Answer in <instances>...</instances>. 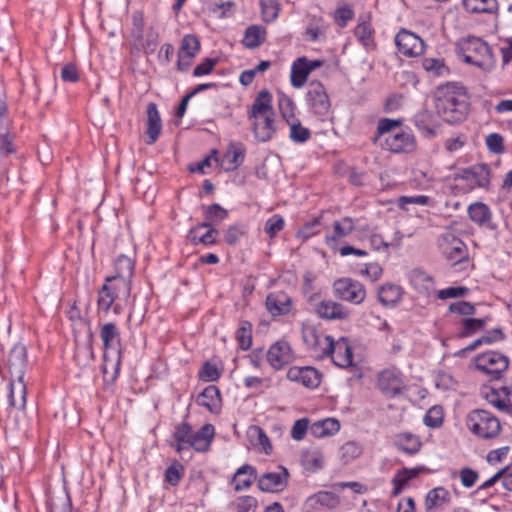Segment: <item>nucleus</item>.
Returning a JSON list of instances; mask_svg holds the SVG:
<instances>
[{
  "label": "nucleus",
  "mask_w": 512,
  "mask_h": 512,
  "mask_svg": "<svg viewBox=\"0 0 512 512\" xmlns=\"http://www.w3.org/2000/svg\"><path fill=\"white\" fill-rule=\"evenodd\" d=\"M437 113L449 123L465 119L469 110V96L464 86L446 83L437 87L434 93Z\"/></svg>",
  "instance_id": "f257e3e1"
},
{
  "label": "nucleus",
  "mask_w": 512,
  "mask_h": 512,
  "mask_svg": "<svg viewBox=\"0 0 512 512\" xmlns=\"http://www.w3.org/2000/svg\"><path fill=\"white\" fill-rule=\"evenodd\" d=\"M214 434L212 424H205L195 432L189 423L182 422L175 427L173 438L176 444L173 446L179 454L190 448L197 452H206L210 448Z\"/></svg>",
  "instance_id": "f03ea898"
},
{
  "label": "nucleus",
  "mask_w": 512,
  "mask_h": 512,
  "mask_svg": "<svg viewBox=\"0 0 512 512\" xmlns=\"http://www.w3.org/2000/svg\"><path fill=\"white\" fill-rule=\"evenodd\" d=\"M100 338L105 349L103 354V375L105 379L114 381L120 367V332L114 323L109 322L101 326Z\"/></svg>",
  "instance_id": "7ed1b4c3"
},
{
  "label": "nucleus",
  "mask_w": 512,
  "mask_h": 512,
  "mask_svg": "<svg viewBox=\"0 0 512 512\" xmlns=\"http://www.w3.org/2000/svg\"><path fill=\"white\" fill-rule=\"evenodd\" d=\"M131 292L130 282L123 276H113L106 279V283L98 292V309L108 313L115 300L123 297L127 299Z\"/></svg>",
  "instance_id": "20e7f679"
},
{
  "label": "nucleus",
  "mask_w": 512,
  "mask_h": 512,
  "mask_svg": "<svg viewBox=\"0 0 512 512\" xmlns=\"http://www.w3.org/2000/svg\"><path fill=\"white\" fill-rule=\"evenodd\" d=\"M464 61L479 67L484 71H491L496 64L492 48L480 38H469L464 48Z\"/></svg>",
  "instance_id": "39448f33"
},
{
  "label": "nucleus",
  "mask_w": 512,
  "mask_h": 512,
  "mask_svg": "<svg viewBox=\"0 0 512 512\" xmlns=\"http://www.w3.org/2000/svg\"><path fill=\"white\" fill-rule=\"evenodd\" d=\"M466 424L473 434L483 439L495 438L501 430L498 418L483 409L470 412Z\"/></svg>",
  "instance_id": "423d86ee"
},
{
  "label": "nucleus",
  "mask_w": 512,
  "mask_h": 512,
  "mask_svg": "<svg viewBox=\"0 0 512 512\" xmlns=\"http://www.w3.org/2000/svg\"><path fill=\"white\" fill-rule=\"evenodd\" d=\"M474 363L490 380H499L508 369L509 359L498 351H488L476 356Z\"/></svg>",
  "instance_id": "0eeeda50"
},
{
  "label": "nucleus",
  "mask_w": 512,
  "mask_h": 512,
  "mask_svg": "<svg viewBox=\"0 0 512 512\" xmlns=\"http://www.w3.org/2000/svg\"><path fill=\"white\" fill-rule=\"evenodd\" d=\"M333 292L343 301L359 305L366 298L365 286L351 278H340L333 283Z\"/></svg>",
  "instance_id": "6e6552de"
},
{
  "label": "nucleus",
  "mask_w": 512,
  "mask_h": 512,
  "mask_svg": "<svg viewBox=\"0 0 512 512\" xmlns=\"http://www.w3.org/2000/svg\"><path fill=\"white\" fill-rule=\"evenodd\" d=\"M8 365L11 378H16L15 390L23 397V378L27 366V349L22 343L13 346L9 353Z\"/></svg>",
  "instance_id": "1a4fd4ad"
},
{
  "label": "nucleus",
  "mask_w": 512,
  "mask_h": 512,
  "mask_svg": "<svg viewBox=\"0 0 512 512\" xmlns=\"http://www.w3.org/2000/svg\"><path fill=\"white\" fill-rule=\"evenodd\" d=\"M438 245L443 256L452 264H457L467 257L466 245L452 232L442 234Z\"/></svg>",
  "instance_id": "9d476101"
},
{
  "label": "nucleus",
  "mask_w": 512,
  "mask_h": 512,
  "mask_svg": "<svg viewBox=\"0 0 512 512\" xmlns=\"http://www.w3.org/2000/svg\"><path fill=\"white\" fill-rule=\"evenodd\" d=\"M306 102L310 110L319 116H326L331 106L325 87L318 81L308 85Z\"/></svg>",
  "instance_id": "9b49d317"
},
{
  "label": "nucleus",
  "mask_w": 512,
  "mask_h": 512,
  "mask_svg": "<svg viewBox=\"0 0 512 512\" xmlns=\"http://www.w3.org/2000/svg\"><path fill=\"white\" fill-rule=\"evenodd\" d=\"M289 476L288 470L279 466L276 471H268L258 476L257 484L261 491L277 493L287 487Z\"/></svg>",
  "instance_id": "f8f14e48"
},
{
  "label": "nucleus",
  "mask_w": 512,
  "mask_h": 512,
  "mask_svg": "<svg viewBox=\"0 0 512 512\" xmlns=\"http://www.w3.org/2000/svg\"><path fill=\"white\" fill-rule=\"evenodd\" d=\"M395 44L398 51L405 56H419L425 50L423 40L416 34L407 30H402L396 35Z\"/></svg>",
  "instance_id": "ddd939ff"
},
{
  "label": "nucleus",
  "mask_w": 512,
  "mask_h": 512,
  "mask_svg": "<svg viewBox=\"0 0 512 512\" xmlns=\"http://www.w3.org/2000/svg\"><path fill=\"white\" fill-rule=\"evenodd\" d=\"M380 145L394 153H408L414 151L416 142L414 136L405 131L395 132L391 135H386L385 139Z\"/></svg>",
  "instance_id": "4468645a"
},
{
  "label": "nucleus",
  "mask_w": 512,
  "mask_h": 512,
  "mask_svg": "<svg viewBox=\"0 0 512 512\" xmlns=\"http://www.w3.org/2000/svg\"><path fill=\"white\" fill-rule=\"evenodd\" d=\"M294 359L290 344L286 341H277L267 352L268 363L276 370L283 368Z\"/></svg>",
  "instance_id": "2eb2a0df"
},
{
  "label": "nucleus",
  "mask_w": 512,
  "mask_h": 512,
  "mask_svg": "<svg viewBox=\"0 0 512 512\" xmlns=\"http://www.w3.org/2000/svg\"><path fill=\"white\" fill-rule=\"evenodd\" d=\"M287 378L290 381L301 383L307 388H316L321 382L320 372L310 366L291 367L287 372Z\"/></svg>",
  "instance_id": "dca6fc26"
},
{
  "label": "nucleus",
  "mask_w": 512,
  "mask_h": 512,
  "mask_svg": "<svg viewBox=\"0 0 512 512\" xmlns=\"http://www.w3.org/2000/svg\"><path fill=\"white\" fill-rule=\"evenodd\" d=\"M314 311L318 317L325 320H344L349 317V311L341 303L330 299L318 302Z\"/></svg>",
  "instance_id": "f3484780"
},
{
  "label": "nucleus",
  "mask_w": 512,
  "mask_h": 512,
  "mask_svg": "<svg viewBox=\"0 0 512 512\" xmlns=\"http://www.w3.org/2000/svg\"><path fill=\"white\" fill-rule=\"evenodd\" d=\"M465 180L478 187L487 188L490 184V168L486 164L474 166L464 170L454 177V181Z\"/></svg>",
  "instance_id": "a211bd4d"
},
{
  "label": "nucleus",
  "mask_w": 512,
  "mask_h": 512,
  "mask_svg": "<svg viewBox=\"0 0 512 512\" xmlns=\"http://www.w3.org/2000/svg\"><path fill=\"white\" fill-rule=\"evenodd\" d=\"M356 228V220L351 217H343L333 223V233L326 236L325 242L331 249H337L338 241L351 234Z\"/></svg>",
  "instance_id": "6ab92c4d"
},
{
  "label": "nucleus",
  "mask_w": 512,
  "mask_h": 512,
  "mask_svg": "<svg viewBox=\"0 0 512 512\" xmlns=\"http://www.w3.org/2000/svg\"><path fill=\"white\" fill-rule=\"evenodd\" d=\"M266 307L273 316L286 315L291 311L292 299L283 291L273 292L266 298Z\"/></svg>",
  "instance_id": "aec40b11"
},
{
  "label": "nucleus",
  "mask_w": 512,
  "mask_h": 512,
  "mask_svg": "<svg viewBox=\"0 0 512 512\" xmlns=\"http://www.w3.org/2000/svg\"><path fill=\"white\" fill-rule=\"evenodd\" d=\"M274 114L272 106V95L271 93L263 89L256 95L253 104L248 109V119L259 118L262 116Z\"/></svg>",
  "instance_id": "412c9836"
},
{
  "label": "nucleus",
  "mask_w": 512,
  "mask_h": 512,
  "mask_svg": "<svg viewBox=\"0 0 512 512\" xmlns=\"http://www.w3.org/2000/svg\"><path fill=\"white\" fill-rule=\"evenodd\" d=\"M330 357L333 363L339 367L346 368L352 365L353 353L347 338H340L333 342V348L330 350Z\"/></svg>",
  "instance_id": "4be33fe9"
},
{
  "label": "nucleus",
  "mask_w": 512,
  "mask_h": 512,
  "mask_svg": "<svg viewBox=\"0 0 512 512\" xmlns=\"http://www.w3.org/2000/svg\"><path fill=\"white\" fill-rule=\"evenodd\" d=\"M340 504V498L334 492L319 491L306 500V506L311 510L335 509Z\"/></svg>",
  "instance_id": "5701e85b"
},
{
  "label": "nucleus",
  "mask_w": 512,
  "mask_h": 512,
  "mask_svg": "<svg viewBox=\"0 0 512 512\" xmlns=\"http://www.w3.org/2000/svg\"><path fill=\"white\" fill-rule=\"evenodd\" d=\"M252 128L255 138L260 142H267L276 133L274 114L253 118Z\"/></svg>",
  "instance_id": "b1692460"
},
{
  "label": "nucleus",
  "mask_w": 512,
  "mask_h": 512,
  "mask_svg": "<svg viewBox=\"0 0 512 512\" xmlns=\"http://www.w3.org/2000/svg\"><path fill=\"white\" fill-rule=\"evenodd\" d=\"M245 148L241 143L232 142L228 145L220 165L225 171L236 170L244 161Z\"/></svg>",
  "instance_id": "393cba45"
},
{
  "label": "nucleus",
  "mask_w": 512,
  "mask_h": 512,
  "mask_svg": "<svg viewBox=\"0 0 512 512\" xmlns=\"http://www.w3.org/2000/svg\"><path fill=\"white\" fill-rule=\"evenodd\" d=\"M403 295L402 288L393 283H385L378 288V301L384 306L393 308L401 300Z\"/></svg>",
  "instance_id": "a878e982"
},
{
  "label": "nucleus",
  "mask_w": 512,
  "mask_h": 512,
  "mask_svg": "<svg viewBox=\"0 0 512 512\" xmlns=\"http://www.w3.org/2000/svg\"><path fill=\"white\" fill-rule=\"evenodd\" d=\"M378 386L389 397L400 394L404 388L401 379L391 371H383L379 375Z\"/></svg>",
  "instance_id": "bb28decb"
},
{
  "label": "nucleus",
  "mask_w": 512,
  "mask_h": 512,
  "mask_svg": "<svg viewBox=\"0 0 512 512\" xmlns=\"http://www.w3.org/2000/svg\"><path fill=\"white\" fill-rule=\"evenodd\" d=\"M162 130L161 118L155 103H149L147 106V144L156 142Z\"/></svg>",
  "instance_id": "cd10ccee"
},
{
  "label": "nucleus",
  "mask_w": 512,
  "mask_h": 512,
  "mask_svg": "<svg viewBox=\"0 0 512 512\" xmlns=\"http://www.w3.org/2000/svg\"><path fill=\"white\" fill-rule=\"evenodd\" d=\"M394 445L399 450L409 455H414L420 451L422 443L417 435L410 432H402L395 436Z\"/></svg>",
  "instance_id": "c85d7f7f"
},
{
  "label": "nucleus",
  "mask_w": 512,
  "mask_h": 512,
  "mask_svg": "<svg viewBox=\"0 0 512 512\" xmlns=\"http://www.w3.org/2000/svg\"><path fill=\"white\" fill-rule=\"evenodd\" d=\"M197 403L207 408L210 412H218L221 406V398L219 389L210 385L206 387L197 397Z\"/></svg>",
  "instance_id": "c756f323"
},
{
  "label": "nucleus",
  "mask_w": 512,
  "mask_h": 512,
  "mask_svg": "<svg viewBox=\"0 0 512 512\" xmlns=\"http://www.w3.org/2000/svg\"><path fill=\"white\" fill-rule=\"evenodd\" d=\"M468 216L472 222L479 226H489L492 219V212L488 205L483 202H475L468 206Z\"/></svg>",
  "instance_id": "7c9ffc66"
},
{
  "label": "nucleus",
  "mask_w": 512,
  "mask_h": 512,
  "mask_svg": "<svg viewBox=\"0 0 512 512\" xmlns=\"http://www.w3.org/2000/svg\"><path fill=\"white\" fill-rule=\"evenodd\" d=\"M340 429V423L334 418H326L317 421L310 426V433L316 438L336 434Z\"/></svg>",
  "instance_id": "2f4dec72"
},
{
  "label": "nucleus",
  "mask_w": 512,
  "mask_h": 512,
  "mask_svg": "<svg viewBox=\"0 0 512 512\" xmlns=\"http://www.w3.org/2000/svg\"><path fill=\"white\" fill-rule=\"evenodd\" d=\"M258 476L256 474V469L248 464L241 466L234 475L235 481V489L236 490H245L249 488L253 481H257Z\"/></svg>",
  "instance_id": "473e14b6"
},
{
  "label": "nucleus",
  "mask_w": 512,
  "mask_h": 512,
  "mask_svg": "<svg viewBox=\"0 0 512 512\" xmlns=\"http://www.w3.org/2000/svg\"><path fill=\"white\" fill-rule=\"evenodd\" d=\"M450 500V493L444 487H436L430 490L425 498V509L430 512L433 509L442 507Z\"/></svg>",
  "instance_id": "72a5a7b5"
},
{
  "label": "nucleus",
  "mask_w": 512,
  "mask_h": 512,
  "mask_svg": "<svg viewBox=\"0 0 512 512\" xmlns=\"http://www.w3.org/2000/svg\"><path fill=\"white\" fill-rule=\"evenodd\" d=\"M301 461L306 470L315 472L323 468L324 455L318 448H309L303 451Z\"/></svg>",
  "instance_id": "f704fd0d"
},
{
  "label": "nucleus",
  "mask_w": 512,
  "mask_h": 512,
  "mask_svg": "<svg viewBox=\"0 0 512 512\" xmlns=\"http://www.w3.org/2000/svg\"><path fill=\"white\" fill-rule=\"evenodd\" d=\"M308 65L306 64V58H298L292 65L291 68V84L295 88H301L307 81L308 75L310 74Z\"/></svg>",
  "instance_id": "c9c22d12"
},
{
  "label": "nucleus",
  "mask_w": 512,
  "mask_h": 512,
  "mask_svg": "<svg viewBox=\"0 0 512 512\" xmlns=\"http://www.w3.org/2000/svg\"><path fill=\"white\" fill-rule=\"evenodd\" d=\"M504 339V333L501 329L496 328L486 332L483 336L474 340L470 345L462 349L458 352L459 355H463L466 352H471L479 348L481 345H490L495 342L501 341Z\"/></svg>",
  "instance_id": "e433bc0d"
},
{
  "label": "nucleus",
  "mask_w": 512,
  "mask_h": 512,
  "mask_svg": "<svg viewBox=\"0 0 512 512\" xmlns=\"http://www.w3.org/2000/svg\"><path fill=\"white\" fill-rule=\"evenodd\" d=\"M462 4L469 13L493 14L498 10L497 0H463Z\"/></svg>",
  "instance_id": "4c0bfd02"
},
{
  "label": "nucleus",
  "mask_w": 512,
  "mask_h": 512,
  "mask_svg": "<svg viewBox=\"0 0 512 512\" xmlns=\"http://www.w3.org/2000/svg\"><path fill=\"white\" fill-rule=\"evenodd\" d=\"M420 471H421L420 468H413V469L403 468V469L399 470L392 479V483L394 485L392 495L393 496L400 495V493L402 492L403 488L407 485V483L411 479L417 477L418 474L420 473Z\"/></svg>",
  "instance_id": "58836bf2"
},
{
  "label": "nucleus",
  "mask_w": 512,
  "mask_h": 512,
  "mask_svg": "<svg viewBox=\"0 0 512 512\" xmlns=\"http://www.w3.org/2000/svg\"><path fill=\"white\" fill-rule=\"evenodd\" d=\"M248 436L250 438L251 443L255 447H258L259 450L263 451L265 454L271 453V442L269 440V437L261 427L251 426L248 430Z\"/></svg>",
  "instance_id": "ea45409f"
},
{
  "label": "nucleus",
  "mask_w": 512,
  "mask_h": 512,
  "mask_svg": "<svg viewBox=\"0 0 512 512\" xmlns=\"http://www.w3.org/2000/svg\"><path fill=\"white\" fill-rule=\"evenodd\" d=\"M265 35L264 28L257 25L249 26L244 34L243 45L249 49L259 47L265 41Z\"/></svg>",
  "instance_id": "a19ab883"
},
{
  "label": "nucleus",
  "mask_w": 512,
  "mask_h": 512,
  "mask_svg": "<svg viewBox=\"0 0 512 512\" xmlns=\"http://www.w3.org/2000/svg\"><path fill=\"white\" fill-rule=\"evenodd\" d=\"M373 34L374 31L370 23L366 21L359 23L354 30L355 37L367 49H373L375 47Z\"/></svg>",
  "instance_id": "79ce46f5"
},
{
  "label": "nucleus",
  "mask_w": 512,
  "mask_h": 512,
  "mask_svg": "<svg viewBox=\"0 0 512 512\" xmlns=\"http://www.w3.org/2000/svg\"><path fill=\"white\" fill-rule=\"evenodd\" d=\"M200 50V42L194 35H185L181 41L178 56L192 60Z\"/></svg>",
  "instance_id": "37998d69"
},
{
  "label": "nucleus",
  "mask_w": 512,
  "mask_h": 512,
  "mask_svg": "<svg viewBox=\"0 0 512 512\" xmlns=\"http://www.w3.org/2000/svg\"><path fill=\"white\" fill-rule=\"evenodd\" d=\"M290 127L289 137L295 143H305L311 137V132L308 128L302 126L298 118L287 122Z\"/></svg>",
  "instance_id": "c03bdc74"
},
{
  "label": "nucleus",
  "mask_w": 512,
  "mask_h": 512,
  "mask_svg": "<svg viewBox=\"0 0 512 512\" xmlns=\"http://www.w3.org/2000/svg\"><path fill=\"white\" fill-rule=\"evenodd\" d=\"M278 108L281 114V117L287 122L296 119L295 109L296 106L293 100L285 95L284 93H280L278 95Z\"/></svg>",
  "instance_id": "a18cd8bd"
},
{
  "label": "nucleus",
  "mask_w": 512,
  "mask_h": 512,
  "mask_svg": "<svg viewBox=\"0 0 512 512\" xmlns=\"http://www.w3.org/2000/svg\"><path fill=\"white\" fill-rule=\"evenodd\" d=\"M486 325L485 319L466 318L462 320V330L459 333L460 337H470L475 333L484 329Z\"/></svg>",
  "instance_id": "49530a36"
},
{
  "label": "nucleus",
  "mask_w": 512,
  "mask_h": 512,
  "mask_svg": "<svg viewBox=\"0 0 512 512\" xmlns=\"http://www.w3.org/2000/svg\"><path fill=\"white\" fill-rule=\"evenodd\" d=\"M361 453L362 448L355 441L346 442L340 447V458L345 464L358 458Z\"/></svg>",
  "instance_id": "de8ad7c7"
},
{
  "label": "nucleus",
  "mask_w": 512,
  "mask_h": 512,
  "mask_svg": "<svg viewBox=\"0 0 512 512\" xmlns=\"http://www.w3.org/2000/svg\"><path fill=\"white\" fill-rule=\"evenodd\" d=\"M17 383L16 378H11L10 382V393H9V403L10 406L16 408V409H23L26 405V397H27V389L26 384L23 381V397H21V394L15 390V384Z\"/></svg>",
  "instance_id": "09e8293b"
},
{
  "label": "nucleus",
  "mask_w": 512,
  "mask_h": 512,
  "mask_svg": "<svg viewBox=\"0 0 512 512\" xmlns=\"http://www.w3.org/2000/svg\"><path fill=\"white\" fill-rule=\"evenodd\" d=\"M401 120H394L389 118L380 119L377 127V136L375 141L380 140L381 142L385 139L386 135L393 134V129L401 125Z\"/></svg>",
  "instance_id": "8fccbe9b"
},
{
  "label": "nucleus",
  "mask_w": 512,
  "mask_h": 512,
  "mask_svg": "<svg viewBox=\"0 0 512 512\" xmlns=\"http://www.w3.org/2000/svg\"><path fill=\"white\" fill-rule=\"evenodd\" d=\"M205 219H210L214 225H218L228 216V211L219 204L205 207Z\"/></svg>",
  "instance_id": "3c124183"
},
{
  "label": "nucleus",
  "mask_w": 512,
  "mask_h": 512,
  "mask_svg": "<svg viewBox=\"0 0 512 512\" xmlns=\"http://www.w3.org/2000/svg\"><path fill=\"white\" fill-rule=\"evenodd\" d=\"M237 340L239 342L240 347L243 350H247L250 348L252 344V335H251V324L247 321L241 322V326L237 330Z\"/></svg>",
  "instance_id": "603ef678"
},
{
  "label": "nucleus",
  "mask_w": 512,
  "mask_h": 512,
  "mask_svg": "<svg viewBox=\"0 0 512 512\" xmlns=\"http://www.w3.org/2000/svg\"><path fill=\"white\" fill-rule=\"evenodd\" d=\"M423 422L431 428L440 427L443 423V411L438 406L430 408L424 416Z\"/></svg>",
  "instance_id": "864d4df0"
},
{
  "label": "nucleus",
  "mask_w": 512,
  "mask_h": 512,
  "mask_svg": "<svg viewBox=\"0 0 512 512\" xmlns=\"http://www.w3.org/2000/svg\"><path fill=\"white\" fill-rule=\"evenodd\" d=\"M334 339L329 336L323 334L319 339V344L316 347H313L311 350L317 357H325L329 356L331 353V349L333 348Z\"/></svg>",
  "instance_id": "5fc2aeb1"
},
{
  "label": "nucleus",
  "mask_w": 512,
  "mask_h": 512,
  "mask_svg": "<svg viewBox=\"0 0 512 512\" xmlns=\"http://www.w3.org/2000/svg\"><path fill=\"white\" fill-rule=\"evenodd\" d=\"M486 145L490 152L502 154L505 151L504 139L499 133H491L486 137Z\"/></svg>",
  "instance_id": "6e6d98bb"
},
{
  "label": "nucleus",
  "mask_w": 512,
  "mask_h": 512,
  "mask_svg": "<svg viewBox=\"0 0 512 512\" xmlns=\"http://www.w3.org/2000/svg\"><path fill=\"white\" fill-rule=\"evenodd\" d=\"M469 289L464 286L448 287L437 292L439 299L461 298L467 295Z\"/></svg>",
  "instance_id": "4d7b16f0"
},
{
  "label": "nucleus",
  "mask_w": 512,
  "mask_h": 512,
  "mask_svg": "<svg viewBox=\"0 0 512 512\" xmlns=\"http://www.w3.org/2000/svg\"><path fill=\"white\" fill-rule=\"evenodd\" d=\"M158 38V32L153 27H149L146 33H143V39L139 40V42L143 48H145L149 52H154L157 46Z\"/></svg>",
  "instance_id": "13d9d810"
},
{
  "label": "nucleus",
  "mask_w": 512,
  "mask_h": 512,
  "mask_svg": "<svg viewBox=\"0 0 512 512\" xmlns=\"http://www.w3.org/2000/svg\"><path fill=\"white\" fill-rule=\"evenodd\" d=\"M71 504L68 495L51 498L49 512H70Z\"/></svg>",
  "instance_id": "bf43d9fd"
},
{
  "label": "nucleus",
  "mask_w": 512,
  "mask_h": 512,
  "mask_svg": "<svg viewBox=\"0 0 512 512\" xmlns=\"http://www.w3.org/2000/svg\"><path fill=\"white\" fill-rule=\"evenodd\" d=\"M220 377V372L216 365L206 362L199 371V378L205 382L216 381Z\"/></svg>",
  "instance_id": "052dcab7"
},
{
  "label": "nucleus",
  "mask_w": 512,
  "mask_h": 512,
  "mask_svg": "<svg viewBox=\"0 0 512 512\" xmlns=\"http://www.w3.org/2000/svg\"><path fill=\"white\" fill-rule=\"evenodd\" d=\"M284 227V219L282 216L275 214L265 223V232L270 236H275Z\"/></svg>",
  "instance_id": "680f3d73"
},
{
  "label": "nucleus",
  "mask_w": 512,
  "mask_h": 512,
  "mask_svg": "<svg viewBox=\"0 0 512 512\" xmlns=\"http://www.w3.org/2000/svg\"><path fill=\"white\" fill-rule=\"evenodd\" d=\"M117 270L118 274L116 276H123L130 282V277L133 273V263L130 258L121 255L117 259Z\"/></svg>",
  "instance_id": "e2e57ef3"
},
{
  "label": "nucleus",
  "mask_w": 512,
  "mask_h": 512,
  "mask_svg": "<svg viewBox=\"0 0 512 512\" xmlns=\"http://www.w3.org/2000/svg\"><path fill=\"white\" fill-rule=\"evenodd\" d=\"M322 335L323 333L319 332L315 327L312 326L303 329V340L310 350L319 344V339Z\"/></svg>",
  "instance_id": "0e129e2a"
},
{
  "label": "nucleus",
  "mask_w": 512,
  "mask_h": 512,
  "mask_svg": "<svg viewBox=\"0 0 512 512\" xmlns=\"http://www.w3.org/2000/svg\"><path fill=\"white\" fill-rule=\"evenodd\" d=\"M449 311L452 313H457L462 316H471L475 314V306L466 301H459L450 304Z\"/></svg>",
  "instance_id": "69168bd1"
},
{
  "label": "nucleus",
  "mask_w": 512,
  "mask_h": 512,
  "mask_svg": "<svg viewBox=\"0 0 512 512\" xmlns=\"http://www.w3.org/2000/svg\"><path fill=\"white\" fill-rule=\"evenodd\" d=\"M184 468L181 464L175 463L169 466L165 472V479L171 485H177L183 475Z\"/></svg>",
  "instance_id": "338daca9"
},
{
  "label": "nucleus",
  "mask_w": 512,
  "mask_h": 512,
  "mask_svg": "<svg viewBox=\"0 0 512 512\" xmlns=\"http://www.w3.org/2000/svg\"><path fill=\"white\" fill-rule=\"evenodd\" d=\"M502 393L499 401L496 402L495 408L503 413H512V394L506 387L502 388Z\"/></svg>",
  "instance_id": "774afa93"
}]
</instances>
